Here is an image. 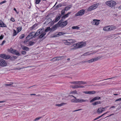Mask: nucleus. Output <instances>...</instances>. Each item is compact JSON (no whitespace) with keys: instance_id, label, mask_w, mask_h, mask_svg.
Wrapping results in <instances>:
<instances>
[{"instance_id":"obj_63","label":"nucleus","mask_w":121,"mask_h":121,"mask_svg":"<svg viewBox=\"0 0 121 121\" xmlns=\"http://www.w3.org/2000/svg\"><path fill=\"white\" fill-rule=\"evenodd\" d=\"M115 108V106H112L109 109H111V108Z\"/></svg>"},{"instance_id":"obj_3","label":"nucleus","mask_w":121,"mask_h":121,"mask_svg":"<svg viewBox=\"0 0 121 121\" xmlns=\"http://www.w3.org/2000/svg\"><path fill=\"white\" fill-rule=\"evenodd\" d=\"M105 3L107 5L111 7L114 6L117 4L116 3L115 1L112 0L106 1Z\"/></svg>"},{"instance_id":"obj_60","label":"nucleus","mask_w":121,"mask_h":121,"mask_svg":"<svg viewBox=\"0 0 121 121\" xmlns=\"http://www.w3.org/2000/svg\"><path fill=\"white\" fill-rule=\"evenodd\" d=\"M114 114H111V115H109V116H107L106 117H105V118H107V117H110V116H112V115H113Z\"/></svg>"},{"instance_id":"obj_64","label":"nucleus","mask_w":121,"mask_h":121,"mask_svg":"<svg viewBox=\"0 0 121 121\" xmlns=\"http://www.w3.org/2000/svg\"><path fill=\"white\" fill-rule=\"evenodd\" d=\"M6 101V100H3L2 101H0V103H2L5 102Z\"/></svg>"},{"instance_id":"obj_29","label":"nucleus","mask_w":121,"mask_h":121,"mask_svg":"<svg viewBox=\"0 0 121 121\" xmlns=\"http://www.w3.org/2000/svg\"><path fill=\"white\" fill-rule=\"evenodd\" d=\"M65 104L63 103H62L59 104H56V106H58V107H60L63 106Z\"/></svg>"},{"instance_id":"obj_24","label":"nucleus","mask_w":121,"mask_h":121,"mask_svg":"<svg viewBox=\"0 0 121 121\" xmlns=\"http://www.w3.org/2000/svg\"><path fill=\"white\" fill-rule=\"evenodd\" d=\"M101 103V102L100 101H98L97 102H95L94 103H93L92 104L94 106H95L97 105L100 104Z\"/></svg>"},{"instance_id":"obj_31","label":"nucleus","mask_w":121,"mask_h":121,"mask_svg":"<svg viewBox=\"0 0 121 121\" xmlns=\"http://www.w3.org/2000/svg\"><path fill=\"white\" fill-rule=\"evenodd\" d=\"M108 26L104 27L103 29V30L106 31H108Z\"/></svg>"},{"instance_id":"obj_8","label":"nucleus","mask_w":121,"mask_h":121,"mask_svg":"<svg viewBox=\"0 0 121 121\" xmlns=\"http://www.w3.org/2000/svg\"><path fill=\"white\" fill-rule=\"evenodd\" d=\"M0 57L5 59H8L10 58V56L5 54H1L0 55Z\"/></svg>"},{"instance_id":"obj_43","label":"nucleus","mask_w":121,"mask_h":121,"mask_svg":"<svg viewBox=\"0 0 121 121\" xmlns=\"http://www.w3.org/2000/svg\"><path fill=\"white\" fill-rule=\"evenodd\" d=\"M29 43L30 46H31L34 45L35 44V43L34 42L30 41V42Z\"/></svg>"},{"instance_id":"obj_21","label":"nucleus","mask_w":121,"mask_h":121,"mask_svg":"<svg viewBox=\"0 0 121 121\" xmlns=\"http://www.w3.org/2000/svg\"><path fill=\"white\" fill-rule=\"evenodd\" d=\"M22 49L26 51H28L29 50V48L24 46H23L21 47Z\"/></svg>"},{"instance_id":"obj_25","label":"nucleus","mask_w":121,"mask_h":121,"mask_svg":"<svg viewBox=\"0 0 121 121\" xmlns=\"http://www.w3.org/2000/svg\"><path fill=\"white\" fill-rule=\"evenodd\" d=\"M71 13V12H68L67 13L64 15V16L62 17V18H65L68 17L69 14H70Z\"/></svg>"},{"instance_id":"obj_19","label":"nucleus","mask_w":121,"mask_h":121,"mask_svg":"<svg viewBox=\"0 0 121 121\" xmlns=\"http://www.w3.org/2000/svg\"><path fill=\"white\" fill-rule=\"evenodd\" d=\"M40 34L41 35L39 36V38L41 39L46 34V33L45 32H43L42 30V32L41 33H40Z\"/></svg>"},{"instance_id":"obj_58","label":"nucleus","mask_w":121,"mask_h":121,"mask_svg":"<svg viewBox=\"0 0 121 121\" xmlns=\"http://www.w3.org/2000/svg\"><path fill=\"white\" fill-rule=\"evenodd\" d=\"M13 9L15 11V12L17 13V14H18L19 13V12H17V11L16 9L15 8H14V9Z\"/></svg>"},{"instance_id":"obj_33","label":"nucleus","mask_w":121,"mask_h":121,"mask_svg":"<svg viewBox=\"0 0 121 121\" xmlns=\"http://www.w3.org/2000/svg\"><path fill=\"white\" fill-rule=\"evenodd\" d=\"M32 37H31V36H28V35L27 36V37L26 38V39L27 40H29L30 39L32 38Z\"/></svg>"},{"instance_id":"obj_62","label":"nucleus","mask_w":121,"mask_h":121,"mask_svg":"<svg viewBox=\"0 0 121 121\" xmlns=\"http://www.w3.org/2000/svg\"><path fill=\"white\" fill-rule=\"evenodd\" d=\"M88 53H85L84 54H83V55L84 56H87L88 55Z\"/></svg>"},{"instance_id":"obj_55","label":"nucleus","mask_w":121,"mask_h":121,"mask_svg":"<svg viewBox=\"0 0 121 121\" xmlns=\"http://www.w3.org/2000/svg\"><path fill=\"white\" fill-rule=\"evenodd\" d=\"M35 25H34L31 27V29H33L35 28Z\"/></svg>"},{"instance_id":"obj_53","label":"nucleus","mask_w":121,"mask_h":121,"mask_svg":"<svg viewBox=\"0 0 121 121\" xmlns=\"http://www.w3.org/2000/svg\"><path fill=\"white\" fill-rule=\"evenodd\" d=\"M4 35H1L0 36V39H3Z\"/></svg>"},{"instance_id":"obj_15","label":"nucleus","mask_w":121,"mask_h":121,"mask_svg":"<svg viewBox=\"0 0 121 121\" xmlns=\"http://www.w3.org/2000/svg\"><path fill=\"white\" fill-rule=\"evenodd\" d=\"M71 96L74 98V99H73L71 100V102L74 103H78V99L76 97L73 95H71Z\"/></svg>"},{"instance_id":"obj_13","label":"nucleus","mask_w":121,"mask_h":121,"mask_svg":"<svg viewBox=\"0 0 121 121\" xmlns=\"http://www.w3.org/2000/svg\"><path fill=\"white\" fill-rule=\"evenodd\" d=\"M72 40L71 39H68L67 40H65L64 41L65 42L64 43L66 45H70L71 44V41Z\"/></svg>"},{"instance_id":"obj_28","label":"nucleus","mask_w":121,"mask_h":121,"mask_svg":"<svg viewBox=\"0 0 121 121\" xmlns=\"http://www.w3.org/2000/svg\"><path fill=\"white\" fill-rule=\"evenodd\" d=\"M51 30V28L49 27H48L45 29L44 32H48L49 31Z\"/></svg>"},{"instance_id":"obj_42","label":"nucleus","mask_w":121,"mask_h":121,"mask_svg":"<svg viewBox=\"0 0 121 121\" xmlns=\"http://www.w3.org/2000/svg\"><path fill=\"white\" fill-rule=\"evenodd\" d=\"M25 36V35L24 34H22L20 37H19V38L20 39H22Z\"/></svg>"},{"instance_id":"obj_49","label":"nucleus","mask_w":121,"mask_h":121,"mask_svg":"<svg viewBox=\"0 0 121 121\" xmlns=\"http://www.w3.org/2000/svg\"><path fill=\"white\" fill-rule=\"evenodd\" d=\"M6 0H4L3 1H2L0 3V4H2L6 3Z\"/></svg>"},{"instance_id":"obj_38","label":"nucleus","mask_w":121,"mask_h":121,"mask_svg":"<svg viewBox=\"0 0 121 121\" xmlns=\"http://www.w3.org/2000/svg\"><path fill=\"white\" fill-rule=\"evenodd\" d=\"M70 83L71 84H78V81H74V82H70Z\"/></svg>"},{"instance_id":"obj_40","label":"nucleus","mask_w":121,"mask_h":121,"mask_svg":"<svg viewBox=\"0 0 121 121\" xmlns=\"http://www.w3.org/2000/svg\"><path fill=\"white\" fill-rule=\"evenodd\" d=\"M41 1V0H35V3L36 4H38Z\"/></svg>"},{"instance_id":"obj_23","label":"nucleus","mask_w":121,"mask_h":121,"mask_svg":"<svg viewBox=\"0 0 121 121\" xmlns=\"http://www.w3.org/2000/svg\"><path fill=\"white\" fill-rule=\"evenodd\" d=\"M100 98L101 97H95V98L93 99L92 100H91V102H92L97 100L99 99H100Z\"/></svg>"},{"instance_id":"obj_36","label":"nucleus","mask_w":121,"mask_h":121,"mask_svg":"<svg viewBox=\"0 0 121 121\" xmlns=\"http://www.w3.org/2000/svg\"><path fill=\"white\" fill-rule=\"evenodd\" d=\"M13 84V82H10L9 84H5V86H11Z\"/></svg>"},{"instance_id":"obj_61","label":"nucleus","mask_w":121,"mask_h":121,"mask_svg":"<svg viewBox=\"0 0 121 121\" xmlns=\"http://www.w3.org/2000/svg\"><path fill=\"white\" fill-rule=\"evenodd\" d=\"M99 118V117H97V118H95V119H94V120H93V121H94L95 120H96Z\"/></svg>"},{"instance_id":"obj_46","label":"nucleus","mask_w":121,"mask_h":121,"mask_svg":"<svg viewBox=\"0 0 121 121\" xmlns=\"http://www.w3.org/2000/svg\"><path fill=\"white\" fill-rule=\"evenodd\" d=\"M26 53V52L25 51H22V54L23 55H25Z\"/></svg>"},{"instance_id":"obj_17","label":"nucleus","mask_w":121,"mask_h":121,"mask_svg":"<svg viewBox=\"0 0 121 121\" xmlns=\"http://www.w3.org/2000/svg\"><path fill=\"white\" fill-rule=\"evenodd\" d=\"M8 51L13 54H14L15 52H16V50L13 49L12 48L10 49H8Z\"/></svg>"},{"instance_id":"obj_11","label":"nucleus","mask_w":121,"mask_h":121,"mask_svg":"<svg viewBox=\"0 0 121 121\" xmlns=\"http://www.w3.org/2000/svg\"><path fill=\"white\" fill-rule=\"evenodd\" d=\"M101 56H98L91 59V62L96 61L101 58Z\"/></svg>"},{"instance_id":"obj_5","label":"nucleus","mask_w":121,"mask_h":121,"mask_svg":"<svg viewBox=\"0 0 121 121\" xmlns=\"http://www.w3.org/2000/svg\"><path fill=\"white\" fill-rule=\"evenodd\" d=\"M85 10L84 9H82L80 10L78 12L75 14L76 16H81L83 15L85 13Z\"/></svg>"},{"instance_id":"obj_56","label":"nucleus","mask_w":121,"mask_h":121,"mask_svg":"<svg viewBox=\"0 0 121 121\" xmlns=\"http://www.w3.org/2000/svg\"><path fill=\"white\" fill-rule=\"evenodd\" d=\"M6 42V41H5V40H3V41H2V43H1V45H3L5 43V42Z\"/></svg>"},{"instance_id":"obj_10","label":"nucleus","mask_w":121,"mask_h":121,"mask_svg":"<svg viewBox=\"0 0 121 121\" xmlns=\"http://www.w3.org/2000/svg\"><path fill=\"white\" fill-rule=\"evenodd\" d=\"M70 87L73 89H76L79 88H83L84 86H79L78 85H72L70 86Z\"/></svg>"},{"instance_id":"obj_34","label":"nucleus","mask_w":121,"mask_h":121,"mask_svg":"<svg viewBox=\"0 0 121 121\" xmlns=\"http://www.w3.org/2000/svg\"><path fill=\"white\" fill-rule=\"evenodd\" d=\"M72 29H79V27L78 26H73L72 27Z\"/></svg>"},{"instance_id":"obj_26","label":"nucleus","mask_w":121,"mask_h":121,"mask_svg":"<svg viewBox=\"0 0 121 121\" xmlns=\"http://www.w3.org/2000/svg\"><path fill=\"white\" fill-rule=\"evenodd\" d=\"M103 110L102 109V108H99L97 110V113H101L103 111Z\"/></svg>"},{"instance_id":"obj_41","label":"nucleus","mask_w":121,"mask_h":121,"mask_svg":"<svg viewBox=\"0 0 121 121\" xmlns=\"http://www.w3.org/2000/svg\"><path fill=\"white\" fill-rule=\"evenodd\" d=\"M17 33L16 31L15 30H14L13 31V36H14L16 35Z\"/></svg>"},{"instance_id":"obj_47","label":"nucleus","mask_w":121,"mask_h":121,"mask_svg":"<svg viewBox=\"0 0 121 121\" xmlns=\"http://www.w3.org/2000/svg\"><path fill=\"white\" fill-rule=\"evenodd\" d=\"M66 5V2H64V3H63L61 5H60V7H61L62 6H65Z\"/></svg>"},{"instance_id":"obj_1","label":"nucleus","mask_w":121,"mask_h":121,"mask_svg":"<svg viewBox=\"0 0 121 121\" xmlns=\"http://www.w3.org/2000/svg\"><path fill=\"white\" fill-rule=\"evenodd\" d=\"M86 45V43L84 42H78L73 44L70 47V51H74L80 48L85 46Z\"/></svg>"},{"instance_id":"obj_48","label":"nucleus","mask_w":121,"mask_h":121,"mask_svg":"<svg viewBox=\"0 0 121 121\" xmlns=\"http://www.w3.org/2000/svg\"><path fill=\"white\" fill-rule=\"evenodd\" d=\"M121 101V98H120L119 99H117L115 101V102H116L118 101Z\"/></svg>"},{"instance_id":"obj_18","label":"nucleus","mask_w":121,"mask_h":121,"mask_svg":"<svg viewBox=\"0 0 121 121\" xmlns=\"http://www.w3.org/2000/svg\"><path fill=\"white\" fill-rule=\"evenodd\" d=\"M88 100H84L82 99H78V103H82L84 102H87Z\"/></svg>"},{"instance_id":"obj_2","label":"nucleus","mask_w":121,"mask_h":121,"mask_svg":"<svg viewBox=\"0 0 121 121\" xmlns=\"http://www.w3.org/2000/svg\"><path fill=\"white\" fill-rule=\"evenodd\" d=\"M42 32V29L39 30L36 33L34 32H32L30 33L28 35V36H31L32 38H35L36 36L40 35Z\"/></svg>"},{"instance_id":"obj_7","label":"nucleus","mask_w":121,"mask_h":121,"mask_svg":"<svg viewBox=\"0 0 121 121\" xmlns=\"http://www.w3.org/2000/svg\"><path fill=\"white\" fill-rule=\"evenodd\" d=\"M7 64L4 59L0 58V66H7Z\"/></svg>"},{"instance_id":"obj_59","label":"nucleus","mask_w":121,"mask_h":121,"mask_svg":"<svg viewBox=\"0 0 121 121\" xmlns=\"http://www.w3.org/2000/svg\"><path fill=\"white\" fill-rule=\"evenodd\" d=\"M120 94V93L119 92H118L117 93H115L113 94V95H117Z\"/></svg>"},{"instance_id":"obj_52","label":"nucleus","mask_w":121,"mask_h":121,"mask_svg":"<svg viewBox=\"0 0 121 121\" xmlns=\"http://www.w3.org/2000/svg\"><path fill=\"white\" fill-rule=\"evenodd\" d=\"M96 93V91H91V94H94Z\"/></svg>"},{"instance_id":"obj_20","label":"nucleus","mask_w":121,"mask_h":121,"mask_svg":"<svg viewBox=\"0 0 121 121\" xmlns=\"http://www.w3.org/2000/svg\"><path fill=\"white\" fill-rule=\"evenodd\" d=\"M65 33L63 32H59L57 35H54V37H58L62 35L65 34Z\"/></svg>"},{"instance_id":"obj_12","label":"nucleus","mask_w":121,"mask_h":121,"mask_svg":"<svg viewBox=\"0 0 121 121\" xmlns=\"http://www.w3.org/2000/svg\"><path fill=\"white\" fill-rule=\"evenodd\" d=\"M99 4L96 3L91 6V10L96 9L98 6Z\"/></svg>"},{"instance_id":"obj_57","label":"nucleus","mask_w":121,"mask_h":121,"mask_svg":"<svg viewBox=\"0 0 121 121\" xmlns=\"http://www.w3.org/2000/svg\"><path fill=\"white\" fill-rule=\"evenodd\" d=\"M82 110V109H81V108L80 109H77V110H75L73 111V112H75L81 110Z\"/></svg>"},{"instance_id":"obj_51","label":"nucleus","mask_w":121,"mask_h":121,"mask_svg":"<svg viewBox=\"0 0 121 121\" xmlns=\"http://www.w3.org/2000/svg\"><path fill=\"white\" fill-rule=\"evenodd\" d=\"M10 21L13 22H14L15 21L14 18L13 17H11L10 19Z\"/></svg>"},{"instance_id":"obj_39","label":"nucleus","mask_w":121,"mask_h":121,"mask_svg":"<svg viewBox=\"0 0 121 121\" xmlns=\"http://www.w3.org/2000/svg\"><path fill=\"white\" fill-rule=\"evenodd\" d=\"M83 93H85V94H91V91H83Z\"/></svg>"},{"instance_id":"obj_22","label":"nucleus","mask_w":121,"mask_h":121,"mask_svg":"<svg viewBox=\"0 0 121 121\" xmlns=\"http://www.w3.org/2000/svg\"><path fill=\"white\" fill-rule=\"evenodd\" d=\"M72 6V4L69 5L65 7L64 9L66 11H67L69 10L71 8Z\"/></svg>"},{"instance_id":"obj_37","label":"nucleus","mask_w":121,"mask_h":121,"mask_svg":"<svg viewBox=\"0 0 121 121\" xmlns=\"http://www.w3.org/2000/svg\"><path fill=\"white\" fill-rule=\"evenodd\" d=\"M66 11L64 9H63L61 11V15H63L65 13V12Z\"/></svg>"},{"instance_id":"obj_4","label":"nucleus","mask_w":121,"mask_h":121,"mask_svg":"<svg viewBox=\"0 0 121 121\" xmlns=\"http://www.w3.org/2000/svg\"><path fill=\"white\" fill-rule=\"evenodd\" d=\"M67 21H65L63 22V20L61 19L58 22V24L59 26L63 27L67 24Z\"/></svg>"},{"instance_id":"obj_6","label":"nucleus","mask_w":121,"mask_h":121,"mask_svg":"<svg viewBox=\"0 0 121 121\" xmlns=\"http://www.w3.org/2000/svg\"><path fill=\"white\" fill-rule=\"evenodd\" d=\"M66 57V56H65L56 57L52 59L51 60H50L52 61H58L61 59H63L65 58Z\"/></svg>"},{"instance_id":"obj_27","label":"nucleus","mask_w":121,"mask_h":121,"mask_svg":"<svg viewBox=\"0 0 121 121\" xmlns=\"http://www.w3.org/2000/svg\"><path fill=\"white\" fill-rule=\"evenodd\" d=\"M78 84L81 85V84H86V82L84 81H78Z\"/></svg>"},{"instance_id":"obj_44","label":"nucleus","mask_w":121,"mask_h":121,"mask_svg":"<svg viewBox=\"0 0 121 121\" xmlns=\"http://www.w3.org/2000/svg\"><path fill=\"white\" fill-rule=\"evenodd\" d=\"M113 29V27H109L108 26V31H111Z\"/></svg>"},{"instance_id":"obj_9","label":"nucleus","mask_w":121,"mask_h":121,"mask_svg":"<svg viewBox=\"0 0 121 121\" xmlns=\"http://www.w3.org/2000/svg\"><path fill=\"white\" fill-rule=\"evenodd\" d=\"M93 21L91 22L93 24L96 25H98L99 24V21H100L99 20L94 19L93 20Z\"/></svg>"},{"instance_id":"obj_14","label":"nucleus","mask_w":121,"mask_h":121,"mask_svg":"<svg viewBox=\"0 0 121 121\" xmlns=\"http://www.w3.org/2000/svg\"><path fill=\"white\" fill-rule=\"evenodd\" d=\"M60 17V15L59 16H56V17L55 21L53 20L52 22L53 21L54 23H56L59 20Z\"/></svg>"},{"instance_id":"obj_16","label":"nucleus","mask_w":121,"mask_h":121,"mask_svg":"<svg viewBox=\"0 0 121 121\" xmlns=\"http://www.w3.org/2000/svg\"><path fill=\"white\" fill-rule=\"evenodd\" d=\"M6 27V25L2 21L0 20V27Z\"/></svg>"},{"instance_id":"obj_35","label":"nucleus","mask_w":121,"mask_h":121,"mask_svg":"<svg viewBox=\"0 0 121 121\" xmlns=\"http://www.w3.org/2000/svg\"><path fill=\"white\" fill-rule=\"evenodd\" d=\"M70 94H77V91L75 90L74 91H72L70 93Z\"/></svg>"},{"instance_id":"obj_30","label":"nucleus","mask_w":121,"mask_h":121,"mask_svg":"<svg viewBox=\"0 0 121 121\" xmlns=\"http://www.w3.org/2000/svg\"><path fill=\"white\" fill-rule=\"evenodd\" d=\"M22 30V28L21 27H18L17 29V33H18L20 32Z\"/></svg>"},{"instance_id":"obj_45","label":"nucleus","mask_w":121,"mask_h":121,"mask_svg":"<svg viewBox=\"0 0 121 121\" xmlns=\"http://www.w3.org/2000/svg\"><path fill=\"white\" fill-rule=\"evenodd\" d=\"M99 50H98L97 51L93 52H92V51H91V55L92 54L93 55L95 54L96 53H97V52H98Z\"/></svg>"},{"instance_id":"obj_54","label":"nucleus","mask_w":121,"mask_h":121,"mask_svg":"<svg viewBox=\"0 0 121 121\" xmlns=\"http://www.w3.org/2000/svg\"><path fill=\"white\" fill-rule=\"evenodd\" d=\"M13 85H12V86L14 87H16L17 86V83H13Z\"/></svg>"},{"instance_id":"obj_50","label":"nucleus","mask_w":121,"mask_h":121,"mask_svg":"<svg viewBox=\"0 0 121 121\" xmlns=\"http://www.w3.org/2000/svg\"><path fill=\"white\" fill-rule=\"evenodd\" d=\"M41 117H37L34 120V121H35L38 120L39 119H40Z\"/></svg>"},{"instance_id":"obj_32","label":"nucleus","mask_w":121,"mask_h":121,"mask_svg":"<svg viewBox=\"0 0 121 121\" xmlns=\"http://www.w3.org/2000/svg\"><path fill=\"white\" fill-rule=\"evenodd\" d=\"M14 54H15L18 56H20V54L19 53V52L16 50V52H15Z\"/></svg>"}]
</instances>
